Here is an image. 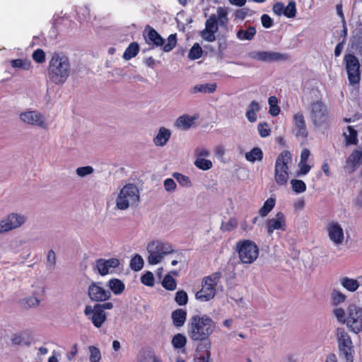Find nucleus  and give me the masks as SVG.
Returning <instances> with one entry per match:
<instances>
[{
    "mask_svg": "<svg viewBox=\"0 0 362 362\" xmlns=\"http://www.w3.org/2000/svg\"><path fill=\"white\" fill-rule=\"evenodd\" d=\"M71 73V64L69 58L63 54L54 52L47 68L49 80L57 85L66 82Z\"/></svg>",
    "mask_w": 362,
    "mask_h": 362,
    "instance_id": "1",
    "label": "nucleus"
},
{
    "mask_svg": "<svg viewBox=\"0 0 362 362\" xmlns=\"http://www.w3.org/2000/svg\"><path fill=\"white\" fill-rule=\"evenodd\" d=\"M228 22V9L225 7H218L216 14H211L206 21L205 28L201 32V37L207 42H214L218 25L226 27Z\"/></svg>",
    "mask_w": 362,
    "mask_h": 362,
    "instance_id": "2",
    "label": "nucleus"
},
{
    "mask_svg": "<svg viewBox=\"0 0 362 362\" xmlns=\"http://www.w3.org/2000/svg\"><path fill=\"white\" fill-rule=\"evenodd\" d=\"M189 325V336L194 341L206 339L214 331L211 318H192Z\"/></svg>",
    "mask_w": 362,
    "mask_h": 362,
    "instance_id": "3",
    "label": "nucleus"
},
{
    "mask_svg": "<svg viewBox=\"0 0 362 362\" xmlns=\"http://www.w3.org/2000/svg\"><path fill=\"white\" fill-rule=\"evenodd\" d=\"M222 277L221 272H214L202 280V288L195 294L197 299L206 302L213 299L216 293V286Z\"/></svg>",
    "mask_w": 362,
    "mask_h": 362,
    "instance_id": "4",
    "label": "nucleus"
},
{
    "mask_svg": "<svg viewBox=\"0 0 362 362\" xmlns=\"http://www.w3.org/2000/svg\"><path fill=\"white\" fill-rule=\"evenodd\" d=\"M337 341L339 356L344 362H354V347L349 334L344 328L337 329Z\"/></svg>",
    "mask_w": 362,
    "mask_h": 362,
    "instance_id": "5",
    "label": "nucleus"
},
{
    "mask_svg": "<svg viewBox=\"0 0 362 362\" xmlns=\"http://www.w3.org/2000/svg\"><path fill=\"white\" fill-rule=\"evenodd\" d=\"M292 161V155L289 151H283L277 157L275 163L274 180L278 185H285L288 180V164Z\"/></svg>",
    "mask_w": 362,
    "mask_h": 362,
    "instance_id": "6",
    "label": "nucleus"
},
{
    "mask_svg": "<svg viewBox=\"0 0 362 362\" xmlns=\"http://www.w3.org/2000/svg\"><path fill=\"white\" fill-rule=\"evenodd\" d=\"M236 251L241 263L250 264L258 257L259 250L257 244L251 240H241L236 243Z\"/></svg>",
    "mask_w": 362,
    "mask_h": 362,
    "instance_id": "7",
    "label": "nucleus"
},
{
    "mask_svg": "<svg viewBox=\"0 0 362 362\" xmlns=\"http://www.w3.org/2000/svg\"><path fill=\"white\" fill-rule=\"evenodd\" d=\"M148 30L147 36L145 37L147 43L152 44L156 47H163L162 49L165 52H169L174 49L177 44V34H171L167 39V43L160 35L153 28L147 25L145 31Z\"/></svg>",
    "mask_w": 362,
    "mask_h": 362,
    "instance_id": "8",
    "label": "nucleus"
},
{
    "mask_svg": "<svg viewBox=\"0 0 362 362\" xmlns=\"http://www.w3.org/2000/svg\"><path fill=\"white\" fill-rule=\"evenodd\" d=\"M139 200V192L134 184H127L120 190L116 200V206L120 210L127 209L130 204H135Z\"/></svg>",
    "mask_w": 362,
    "mask_h": 362,
    "instance_id": "9",
    "label": "nucleus"
},
{
    "mask_svg": "<svg viewBox=\"0 0 362 362\" xmlns=\"http://www.w3.org/2000/svg\"><path fill=\"white\" fill-rule=\"evenodd\" d=\"M308 110L310 119L315 127H322L328 124L329 111L327 105L321 100L312 102Z\"/></svg>",
    "mask_w": 362,
    "mask_h": 362,
    "instance_id": "10",
    "label": "nucleus"
},
{
    "mask_svg": "<svg viewBox=\"0 0 362 362\" xmlns=\"http://www.w3.org/2000/svg\"><path fill=\"white\" fill-rule=\"evenodd\" d=\"M348 79L350 85L358 84L361 80L360 64L353 54H346L344 57Z\"/></svg>",
    "mask_w": 362,
    "mask_h": 362,
    "instance_id": "11",
    "label": "nucleus"
},
{
    "mask_svg": "<svg viewBox=\"0 0 362 362\" xmlns=\"http://www.w3.org/2000/svg\"><path fill=\"white\" fill-rule=\"evenodd\" d=\"M248 57L261 62L286 61L289 59L288 54L267 51H252L248 53Z\"/></svg>",
    "mask_w": 362,
    "mask_h": 362,
    "instance_id": "12",
    "label": "nucleus"
},
{
    "mask_svg": "<svg viewBox=\"0 0 362 362\" xmlns=\"http://www.w3.org/2000/svg\"><path fill=\"white\" fill-rule=\"evenodd\" d=\"M265 226L269 235H272L275 230L285 231L286 229V221L284 214L281 211L277 212L274 218L266 221Z\"/></svg>",
    "mask_w": 362,
    "mask_h": 362,
    "instance_id": "13",
    "label": "nucleus"
},
{
    "mask_svg": "<svg viewBox=\"0 0 362 362\" xmlns=\"http://www.w3.org/2000/svg\"><path fill=\"white\" fill-rule=\"evenodd\" d=\"M88 296L94 301H105L110 297V292L102 286L101 282H93L88 287Z\"/></svg>",
    "mask_w": 362,
    "mask_h": 362,
    "instance_id": "14",
    "label": "nucleus"
},
{
    "mask_svg": "<svg viewBox=\"0 0 362 362\" xmlns=\"http://www.w3.org/2000/svg\"><path fill=\"white\" fill-rule=\"evenodd\" d=\"M24 222V217L16 214L8 215L4 220L0 221V233L9 231L19 227Z\"/></svg>",
    "mask_w": 362,
    "mask_h": 362,
    "instance_id": "15",
    "label": "nucleus"
},
{
    "mask_svg": "<svg viewBox=\"0 0 362 362\" xmlns=\"http://www.w3.org/2000/svg\"><path fill=\"white\" fill-rule=\"evenodd\" d=\"M328 235L331 241L335 245H340L344 239V231L339 223L331 222L327 228Z\"/></svg>",
    "mask_w": 362,
    "mask_h": 362,
    "instance_id": "16",
    "label": "nucleus"
},
{
    "mask_svg": "<svg viewBox=\"0 0 362 362\" xmlns=\"http://www.w3.org/2000/svg\"><path fill=\"white\" fill-rule=\"evenodd\" d=\"M21 119L29 124L33 126L45 127L44 117L36 111H28L21 115Z\"/></svg>",
    "mask_w": 362,
    "mask_h": 362,
    "instance_id": "17",
    "label": "nucleus"
},
{
    "mask_svg": "<svg viewBox=\"0 0 362 362\" xmlns=\"http://www.w3.org/2000/svg\"><path fill=\"white\" fill-rule=\"evenodd\" d=\"M119 265V261L117 258H110L109 259H99L96 262V267L102 276L107 274L110 269L117 268Z\"/></svg>",
    "mask_w": 362,
    "mask_h": 362,
    "instance_id": "18",
    "label": "nucleus"
},
{
    "mask_svg": "<svg viewBox=\"0 0 362 362\" xmlns=\"http://www.w3.org/2000/svg\"><path fill=\"white\" fill-rule=\"evenodd\" d=\"M293 124L296 130V135L302 138L308 136V131L304 116L302 112H297L293 115Z\"/></svg>",
    "mask_w": 362,
    "mask_h": 362,
    "instance_id": "19",
    "label": "nucleus"
},
{
    "mask_svg": "<svg viewBox=\"0 0 362 362\" xmlns=\"http://www.w3.org/2000/svg\"><path fill=\"white\" fill-rule=\"evenodd\" d=\"M147 248L148 252L159 254L162 257L173 252L172 246L169 243H163L158 240L153 241L148 244Z\"/></svg>",
    "mask_w": 362,
    "mask_h": 362,
    "instance_id": "20",
    "label": "nucleus"
},
{
    "mask_svg": "<svg viewBox=\"0 0 362 362\" xmlns=\"http://www.w3.org/2000/svg\"><path fill=\"white\" fill-rule=\"evenodd\" d=\"M362 163V151L355 149L346 160V168L349 167L354 172Z\"/></svg>",
    "mask_w": 362,
    "mask_h": 362,
    "instance_id": "21",
    "label": "nucleus"
},
{
    "mask_svg": "<svg viewBox=\"0 0 362 362\" xmlns=\"http://www.w3.org/2000/svg\"><path fill=\"white\" fill-rule=\"evenodd\" d=\"M11 341L12 345L14 346L25 345L29 346L31 344V339L28 333L21 332L13 334L11 337Z\"/></svg>",
    "mask_w": 362,
    "mask_h": 362,
    "instance_id": "22",
    "label": "nucleus"
},
{
    "mask_svg": "<svg viewBox=\"0 0 362 362\" xmlns=\"http://www.w3.org/2000/svg\"><path fill=\"white\" fill-rule=\"evenodd\" d=\"M342 323L346 324L349 329L358 334L362 330V318H337Z\"/></svg>",
    "mask_w": 362,
    "mask_h": 362,
    "instance_id": "23",
    "label": "nucleus"
},
{
    "mask_svg": "<svg viewBox=\"0 0 362 362\" xmlns=\"http://www.w3.org/2000/svg\"><path fill=\"white\" fill-rule=\"evenodd\" d=\"M171 133L169 129L161 127L156 136L153 139V141L156 146H164L170 137Z\"/></svg>",
    "mask_w": 362,
    "mask_h": 362,
    "instance_id": "24",
    "label": "nucleus"
},
{
    "mask_svg": "<svg viewBox=\"0 0 362 362\" xmlns=\"http://www.w3.org/2000/svg\"><path fill=\"white\" fill-rule=\"evenodd\" d=\"M340 284L344 288L349 292H355L360 286L358 281L356 279L347 276L341 278Z\"/></svg>",
    "mask_w": 362,
    "mask_h": 362,
    "instance_id": "25",
    "label": "nucleus"
},
{
    "mask_svg": "<svg viewBox=\"0 0 362 362\" xmlns=\"http://www.w3.org/2000/svg\"><path fill=\"white\" fill-rule=\"evenodd\" d=\"M194 119V117H192L188 115H183L177 119L175 125L179 129L187 130L192 127Z\"/></svg>",
    "mask_w": 362,
    "mask_h": 362,
    "instance_id": "26",
    "label": "nucleus"
},
{
    "mask_svg": "<svg viewBox=\"0 0 362 362\" xmlns=\"http://www.w3.org/2000/svg\"><path fill=\"white\" fill-rule=\"evenodd\" d=\"M84 313L86 315H92V317H106L101 304H95L93 307L87 305L84 310Z\"/></svg>",
    "mask_w": 362,
    "mask_h": 362,
    "instance_id": "27",
    "label": "nucleus"
},
{
    "mask_svg": "<svg viewBox=\"0 0 362 362\" xmlns=\"http://www.w3.org/2000/svg\"><path fill=\"white\" fill-rule=\"evenodd\" d=\"M256 29L254 26H250L246 30L240 29L236 33V37L240 40H251L256 35Z\"/></svg>",
    "mask_w": 362,
    "mask_h": 362,
    "instance_id": "28",
    "label": "nucleus"
},
{
    "mask_svg": "<svg viewBox=\"0 0 362 362\" xmlns=\"http://www.w3.org/2000/svg\"><path fill=\"white\" fill-rule=\"evenodd\" d=\"M276 204V199L273 197L268 198L264 203L263 206L259 209V214L262 217L267 216L269 212L274 209Z\"/></svg>",
    "mask_w": 362,
    "mask_h": 362,
    "instance_id": "29",
    "label": "nucleus"
},
{
    "mask_svg": "<svg viewBox=\"0 0 362 362\" xmlns=\"http://www.w3.org/2000/svg\"><path fill=\"white\" fill-rule=\"evenodd\" d=\"M139 52V45L137 42H133L129 44L124 52L123 58L129 60L135 57Z\"/></svg>",
    "mask_w": 362,
    "mask_h": 362,
    "instance_id": "30",
    "label": "nucleus"
},
{
    "mask_svg": "<svg viewBox=\"0 0 362 362\" xmlns=\"http://www.w3.org/2000/svg\"><path fill=\"white\" fill-rule=\"evenodd\" d=\"M245 158L247 161L254 163L260 161L263 158V152L259 147L253 148L250 151L245 153Z\"/></svg>",
    "mask_w": 362,
    "mask_h": 362,
    "instance_id": "31",
    "label": "nucleus"
},
{
    "mask_svg": "<svg viewBox=\"0 0 362 362\" xmlns=\"http://www.w3.org/2000/svg\"><path fill=\"white\" fill-rule=\"evenodd\" d=\"M110 290L115 294H121L125 288L124 284L118 279H112L108 281Z\"/></svg>",
    "mask_w": 362,
    "mask_h": 362,
    "instance_id": "32",
    "label": "nucleus"
},
{
    "mask_svg": "<svg viewBox=\"0 0 362 362\" xmlns=\"http://www.w3.org/2000/svg\"><path fill=\"white\" fill-rule=\"evenodd\" d=\"M260 109L259 105L256 101H252L248 106V110L246 112V117L250 122H255L257 120L256 112Z\"/></svg>",
    "mask_w": 362,
    "mask_h": 362,
    "instance_id": "33",
    "label": "nucleus"
},
{
    "mask_svg": "<svg viewBox=\"0 0 362 362\" xmlns=\"http://www.w3.org/2000/svg\"><path fill=\"white\" fill-rule=\"evenodd\" d=\"M216 89V83H204V84H199L196 85L193 88L192 93H195L197 92L204 93H212L215 92Z\"/></svg>",
    "mask_w": 362,
    "mask_h": 362,
    "instance_id": "34",
    "label": "nucleus"
},
{
    "mask_svg": "<svg viewBox=\"0 0 362 362\" xmlns=\"http://www.w3.org/2000/svg\"><path fill=\"white\" fill-rule=\"evenodd\" d=\"M40 300L36 297L30 296L21 299L19 301L20 306L25 309L36 307L39 305Z\"/></svg>",
    "mask_w": 362,
    "mask_h": 362,
    "instance_id": "35",
    "label": "nucleus"
},
{
    "mask_svg": "<svg viewBox=\"0 0 362 362\" xmlns=\"http://www.w3.org/2000/svg\"><path fill=\"white\" fill-rule=\"evenodd\" d=\"M269 105V112L272 116H277L280 113V107L278 105L279 100L276 96H270L268 100Z\"/></svg>",
    "mask_w": 362,
    "mask_h": 362,
    "instance_id": "36",
    "label": "nucleus"
},
{
    "mask_svg": "<svg viewBox=\"0 0 362 362\" xmlns=\"http://www.w3.org/2000/svg\"><path fill=\"white\" fill-rule=\"evenodd\" d=\"M162 286L168 291H174L177 287L175 279L170 274H166L162 281Z\"/></svg>",
    "mask_w": 362,
    "mask_h": 362,
    "instance_id": "37",
    "label": "nucleus"
},
{
    "mask_svg": "<svg viewBox=\"0 0 362 362\" xmlns=\"http://www.w3.org/2000/svg\"><path fill=\"white\" fill-rule=\"evenodd\" d=\"M11 64L13 68L23 69L28 70L31 68V63L30 61L22 59H16L11 61Z\"/></svg>",
    "mask_w": 362,
    "mask_h": 362,
    "instance_id": "38",
    "label": "nucleus"
},
{
    "mask_svg": "<svg viewBox=\"0 0 362 362\" xmlns=\"http://www.w3.org/2000/svg\"><path fill=\"white\" fill-rule=\"evenodd\" d=\"M187 343L185 336L182 334H175L172 339V344L175 349L183 348Z\"/></svg>",
    "mask_w": 362,
    "mask_h": 362,
    "instance_id": "39",
    "label": "nucleus"
},
{
    "mask_svg": "<svg viewBox=\"0 0 362 362\" xmlns=\"http://www.w3.org/2000/svg\"><path fill=\"white\" fill-rule=\"evenodd\" d=\"M194 165L200 170H207L212 168V162L203 158H198L194 161Z\"/></svg>",
    "mask_w": 362,
    "mask_h": 362,
    "instance_id": "40",
    "label": "nucleus"
},
{
    "mask_svg": "<svg viewBox=\"0 0 362 362\" xmlns=\"http://www.w3.org/2000/svg\"><path fill=\"white\" fill-rule=\"evenodd\" d=\"M346 296L341 292L334 289L331 293V300L334 305H337L344 303L346 300Z\"/></svg>",
    "mask_w": 362,
    "mask_h": 362,
    "instance_id": "41",
    "label": "nucleus"
},
{
    "mask_svg": "<svg viewBox=\"0 0 362 362\" xmlns=\"http://www.w3.org/2000/svg\"><path fill=\"white\" fill-rule=\"evenodd\" d=\"M144 260L139 255H135L131 259L130 267L134 271H139L144 267Z\"/></svg>",
    "mask_w": 362,
    "mask_h": 362,
    "instance_id": "42",
    "label": "nucleus"
},
{
    "mask_svg": "<svg viewBox=\"0 0 362 362\" xmlns=\"http://www.w3.org/2000/svg\"><path fill=\"white\" fill-rule=\"evenodd\" d=\"M349 136H346V141L348 145H356L358 143L357 132L351 126H348Z\"/></svg>",
    "mask_w": 362,
    "mask_h": 362,
    "instance_id": "43",
    "label": "nucleus"
},
{
    "mask_svg": "<svg viewBox=\"0 0 362 362\" xmlns=\"http://www.w3.org/2000/svg\"><path fill=\"white\" fill-rule=\"evenodd\" d=\"M284 16L289 18H294L296 15V2L294 1H289L287 6H284Z\"/></svg>",
    "mask_w": 362,
    "mask_h": 362,
    "instance_id": "44",
    "label": "nucleus"
},
{
    "mask_svg": "<svg viewBox=\"0 0 362 362\" xmlns=\"http://www.w3.org/2000/svg\"><path fill=\"white\" fill-rule=\"evenodd\" d=\"M291 184L293 190L296 193H302L306 190V185L301 180L293 179L291 181Z\"/></svg>",
    "mask_w": 362,
    "mask_h": 362,
    "instance_id": "45",
    "label": "nucleus"
},
{
    "mask_svg": "<svg viewBox=\"0 0 362 362\" xmlns=\"http://www.w3.org/2000/svg\"><path fill=\"white\" fill-rule=\"evenodd\" d=\"M90 356L89 360L90 362H99L101 359V353L98 348L94 346L88 347Z\"/></svg>",
    "mask_w": 362,
    "mask_h": 362,
    "instance_id": "46",
    "label": "nucleus"
},
{
    "mask_svg": "<svg viewBox=\"0 0 362 362\" xmlns=\"http://www.w3.org/2000/svg\"><path fill=\"white\" fill-rule=\"evenodd\" d=\"M203 53V50L199 44H194L190 49L188 57L191 59H199Z\"/></svg>",
    "mask_w": 362,
    "mask_h": 362,
    "instance_id": "47",
    "label": "nucleus"
},
{
    "mask_svg": "<svg viewBox=\"0 0 362 362\" xmlns=\"http://www.w3.org/2000/svg\"><path fill=\"white\" fill-rule=\"evenodd\" d=\"M238 226V221L235 218H230L227 222L223 223L221 226L222 231H231Z\"/></svg>",
    "mask_w": 362,
    "mask_h": 362,
    "instance_id": "48",
    "label": "nucleus"
},
{
    "mask_svg": "<svg viewBox=\"0 0 362 362\" xmlns=\"http://www.w3.org/2000/svg\"><path fill=\"white\" fill-rule=\"evenodd\" d=\"M141 282L148 286H153L155 283L154 276L152 272H146L141 277Z\"/></svg>",
    "mask_w": 362,
    "mask_h": 362,
    "instance_id": "49",
    "label": "nucleus"
},
{
    "mask_svg": "<svg viewBox=\"0 0 362 362\" xmlns=\"http://www.w3.org/2000/svg\"><path fill=\"white\" fill-rule=\"evenodd\" d=\"M348 317H362V308L350 304L347 308Z\"/></svg>",
    "mask_w": 362,
    "mask_h": 362,
    "instance_id": "50",
    "label": "nucleus"
},
{
    "mask_svg": "<svg viewBox=\"0 0 362 362\" xmlns=\"http://www.w3.org/2000/svg\"><path fill=\"white\" fill-rule=\"evenodd\" d=\"M175 300L180 305H185L188 301V296L185 291H178L175 294Z\"/></svg>",
    "mask_w": 362,
    "mask_h": 362,
    "instance_id": "51",
    "label": "nucleus"
},
{
    "mask_svg": "<svg viewBox=\"0 0 362 362\" xmlns=\"http://www.w3.org/2000/svg\"><path fill=\"white\" fill-rule=\"evenodd\" d=\"M204 348L206 349V355L202 356L197 359H195L196 362H210L211 361V352L209 351V349L211 347V343L210 342H205L203 344Z\"/></svg>",
    "mask_w": 362,
    "mask_h": 362,
    "instance_id": "52",
    "label": "nucleus"
},
{
    "mask_svg": "<svg viewBox=\"0 0 362 362\" xmlns=\"http://www.w3.org/2000/svg\"><path fill=\"white\" fill-rule=\"evenodd\" d=\"M173 177L176 179V180L179 182L182 186H189L191 185V182L189 178L179 173H175L173 174Z\"/></svg>",
    "mask_w": 362,
    "mask_h": 362,
    "instance_id": "53",
    "label": "nucleus"
},
{
    "mask_svg": "<svg viewBox=\"0 0 362 362\" xmlns=\"http://www.w3.org/2000/svg\"><path fill=\"white\" fill-rule=\"evenodd\" d=\"M33 59L37 63L42 64L45 62V53L42 49H37L33 53Z\"/></svg>",
    "mask_w": 362,
    "mask_h": 362,
    "instance_id": "54",
    "label": "nucleus"
},
{
    "mask_svg": "<svg viewBox=\"0 0 362 362\" xmlns=\"http://www.w3.org/2000/svg\"><path fill=\"white\" fill-rule=\"evenodd\" d=\"M257 130L261 137H267L270 135L271 130L267 123H259L257 126Z\"/></svg>",
    "mask_w": 362,
    "mask_h": 362,
    "instance_id": "55",
    "label": "nucleus"
},
{
    "mask_svg": "<svg viewBox=\"0 0 362 362\" xmlns=\"http://www.w3.org/2000/svg\"><path fill=\"white\" fill-rule=\"evenodd\" d=\"M299 170L297 172V175H305L309 173L311 169V166L307 163V162L300 161L298 163Z\"/></svg>",
    "mask_w": 362,
    "mask_h": 362,
    "instance_id": "56",
    "label": "nucleus"
},
{
    "mask_svg": "<svg viewBox=\"0 0 362 362\" xmlns=\"http://www.w3.org/2000/svg\"><path fill=\"white\" fill-rule=\"evenodd\" d=\"M93 172V168L91 166L80 167L76 169V173L80 177H84L91 174Z\"/></svg>",
    "mask_w": 362,
    "mask_h": 362,
    "instance_id": "57",
    "label": "nucleus"
},
{
    "mask_svg": "<svg viewBox=\"0 0 362 362\" xmlns=\"http://www.w3.org/2000/svg\"><path fill=\"white\" fill-rule=\"evenodd\" d=\"M261 22H262V26L265 28H269L273 25V20L267 14H263L261 16Z\"/></svg>",
    "mask_w": 362,
    "mask_h": 362,
    "instance_id": "58",
    "label": "nucleus"
},
{
    "mask_svg": "<svg viewBox=\"0 0 362 362\" xmlns=\"http://www.w3.org/2000/svg\"><path fill=\"white\" fill-rule=\"evenodd\" d=\"M150 255L148 257V261L151 264H157L161 261L162 256L159 254L154 253L153 252H149Z\"/></svg>",
    "mask_w": 362,
    "mask_h": 362,
    "instance_id": "59",
    "label": "nucleus"
},
{
    "mask_svg": "<svg viewBox=\"0 0 362 362\" xmlns=\"http://www.w3.org/2000/svg\"><path fill=\"white\" fill-rule=\"evenodd\" d=\"M164 187L166 191H173L176 188V183L173 179L168 178L164 181Z\"/></svg>",
    "mask_w": 362,
    "mask_h": 362,
    "instance_id": "60",
    "label": "nucleus"
},
{
    "mask_svg": "<svg viewBox=\"0 0 362 362\" xmlns=\"http://www.w3.org/2000/svg\"><path fill=\"white\" fill-rule=\"evenodd\" d=\"M273 11L278 16L284 15V5L282 2H276L273 6Z\"/></svg>",
    "mask_w": 362,
    "mask_h": 362,
    "instance_id": "61",
    "label": "nucleus"
},
{
    "mask_svg": "<svg viewBox=\"0 0 362 362\" xmlns=\"http://www.w3.org/2000/svg\"><path fill=\"white\" fill-rule=\"evenodd\" d=\"M47 262L50 264V265L52 267H53L55 264L56 256H55V252L52 250H50L49 251V252L47 254Z\"/></svg>",
    "mask_w": 362,
    "mask_h": 362,
    "instance_id": "62",
    "label": "nucleus"
},
{
    "mask_svg": "<svg viewBox=\"0 0 362 362\" xmlns=\"http://www.w3.org/2000/svg\"><path fill=\"white\" fill-rule=\"evenodd\" d=\"M187 311L182 308H178L172 313L171 317H186Z\"/></svg>",
    "mask_w": 362,
    "mask_h": 362,
    "instance_id": "63",
    "label": "nucleus"
},
{
    "mask_svg": "<svg viewBox=\"0 0 362 362\" xmlns=\"http://www.w3.org/2000/svg\"><path fill=\"white\" fill-rule=\"evenodd\" d=\"M77 353H78L77 344H75L73 346L71 351L67 354L66 357H67L68 360L72 361L74 359V358L76 356V355L77 354Z\"/></svg>",
    "mask_w": 362,
    "mask_h": 362,
    "instance_id": "64",
    "label": "nucleus"
}]
</instances>
